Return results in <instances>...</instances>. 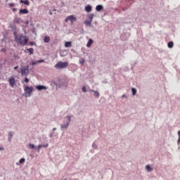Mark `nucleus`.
Wrapping results in <instances>:
<instances>
[{
    "instance_id": "nucleus-55",
    "label": "nucleus",
    "mask_w": 180,
    "mask_h": 180,
    "mask_svg": "<svg viewBox=\"0 0 180 180\" xmlns=\"http://www.w3.org/2000/svg\"><path fill=\"white\" fill-rule=\"evenodd\" d=\"M89 92H94H94H95V90L90 89V90H89Z\"/></svg>"
},
{
    "instance_id": "nucleus-11",
    "label": "nucleus",
    "mask_w": 180,
    "mask_h": 180,
    "mask_svg": "<svg viewBox=\"0 0 180 180\" xmlns=\"http://www.w3.org/2000/svg\"><path fill=\"white\" fill-rule=\"evenodd\" d=\"M96 12H102L103 11V5L98 4L96 6Z\"/></svg>"
},
{
    "instance_id": "nucleus-49",
    "label": "nucleus",
    "mask_w": 180,
    "mask_h": 180,
    "mask_svg": "<svg viewBox=\"0 0 180 180\" xmlns=\"http://www.w3.org/2000/svg\"><path fill=\"white\" fill-rule=\"evenodd\" d=\"M177 134H178V136H179V139H180V130L178 131Z\"/></svg>"
},
{
    "instance_id": "nucleus-28",
    "label": "nucleus",
    "mask_w": 180,
    "mask_h": 180,
    "mask_svg": "<svg viewBox=\"0 0 180 180\" xmlns=\"http://www.w3.org/2000/svg\"><path fill=\"white\" fill-rule=\"evenodd\" d=\"M94 96L96 97V98H99L101 96V94H99L98 91H94Z\"/></svg>"
},
{
    "instance_id": "nucleus-17",
    "label": "nucleus",
    "mask_w": 180,
    "mask_h": 180,
    "mask_svg": "<svg viewBox=\"0 0 180 180\" xmlns=\"http://www.w3.org/2000/svg\"><path fill=\"white\" fill-rule=\"evenodd\" d=\"M92 44H94V39H89L88 40L87 44H86V47L89 48V47H91L92 46Z\"/></svg>"
},
{
    "instance_id": "nucleus-41",
    "label": "nucleus",
    "mask_w": 180,
    "mask_h": 180,
    "mask_svg": "<svg viewBox=\"0 0 180 180\" xmlns=\"http://www.w3.org/2000/svg\"><path fill=\"white\" fill-rule=\"evenodd\" d=\"M13 57H14V58H19V55L13 54Z\"/></svg>"
},
{
    "instance_id": "nucleus-27",
    "label": "nucleus",
    "mask_w": 180,
    "mask_h": 180,
    "mask_svg": "<svg viewBox=\"0 0 180 180\" xmlns=\"http://www.w3.org/2000/svg\"><path fill=\"white\" fill-rule=\"evenodd\" d=\"M41 148H43V145H41V144H39V145H38L37 147H36V150H37V153H40Z\"/></svg>"
},
{
    "instance_id": "nucleus-24",
    "label": "nucleus",
    "mask_w": 180,
    "mask_h": 180,
    "mask_svg": "<svg viewBox=\"0 0 180 180\" xmlns=\"http://www.w3.org/2000/svg\"><path fill=\"white\" fill-rule=\"evenodd\" d=\"M131 93H132L133 96H134L136 95V94H137V89L134 87H132L131 89Z\"/></svg>"
},
{
    "instance_id": "nucleus-26",
    "label": "nucleus",
    "mask_w": 180,
    "mask_h": 180,
    "mask_svg": "<svg viewBox=\"0 0 180 180\" xmlns=\"http://www.w3.org/2000/svg\"><path fill=\"white\" fill-rule=\"evenodd\" d=\"M94 16H95V14H94V13L89 14V20L92 22L94 20Z\"/></svg>"
},
{
    "instance_id": "nucleus-25",
    "label": "nucleus",
    "mask_w": 180,
    "mask_h": 180,
    "mask_svg": "<svg viewBox=\"0 0 180 180\" xmlns=\"http://www.w3.org/2000/svg\"><path fill=\"white\" fill-rule=\"evenodd\" d=\"M28 147L30 148V150H36V146H34L33 143L28 144Z\"/></svg>"
},
{
    "instance_id": "nucleus-18",
    "label": "nucleus",
    "mask_w": 180,
    "mask_h": 180,
    "mask_svg": "<svg viewBox=\"0 0 180 180\" xmlns=\"http://www.w3.org/2000/svg\"><path fill=\"white\" fill-rule=\"evenodd\" d=\"M22 22H23V20H22V18H15L13 21V23H22Z\"/></svg>"
},
{
    "instance_id": "nucleus-43",
    "label": "nucleus",
    "mask_w": 180,
    "mask_h": 180,
    "mask_svg": "<svg viewBox=\"0 0 180 180\" xmlns=\"http://www.w3.org/2000/svg\"><path fill=\"white\" fill-rule=\"evenodd\" d=\"M61 6H65V3H64V1H61Z\"/></svg>"
},
{
    "instance_id": "nucleus-40",
    "label": "nucleus",
    "mask_w": 180,
    "mask_h": 180,
    "mask_svg": "<svg viewBox=\"0 0 180 180\" xmlns=\"http://www.w3.org/2000/svg\"><path fill=\"white\" fill-rule=\"evenodd\" d=\"M82 92H86V87L85 86H84L82 88Z\"/></svg>"
},
{
    "instance_id": "nucleus-52",
    "label": "nucleus",
    "mask_w": 180,
    "mask_h": 180,
    "mask_svg": "<svg viewBox=\"0 0 180 180\" xmlns=\"http://www.w3.org/2000/svg\"><path fill=\"white\" fill-rule=\"evenodd\" d=\"M30 26H34V24L33 23V22H30Z\"/></svg>"
},
{
    "instance_id": "nucleus-48",
    "label": "nucleus",
    "mask_w": 180,
    "mask_h": 180,
    "mask_svg": "<svg viewBox=\"0 0 180 180\" xmlns=\"http://www.w3.org/2000/svg\"><path fill=\"white\" fill-rule=\"evenodd\" d=\"M103 82H104V84H107V83H108V80H107V79H104V80L103 81Z\"/></svg>"
},
{
    "instance_id": "nucleus-34",
    "label": "nucleus",
    "mask_w": 180,
    "mask_h": 180,
    "mask_svg": "<svg viewBox=\"0 0 180 180\" xmlns=\"http://www.w3.org/2000/svg\"><path fill=\"white\" fill-rule=\"evenodd\" d=\"M79 64L81 65H84V64H85V59H82L81 60H79Z\"/></svg>"
},
{
    "instance_id": "nucleus-56",
    "label": "nucleus",
    "mask_w": 180,
    "mask_h": 180,
    "mask_svg": "<svg viewBox=\"0 0 180 180\" xmlns=\"http://www.w3.org/2000/svg\"><path fill=\"white\" fill-rule=\"evenodd\" d=\"M57 130V128H53V131H56Z\"/></svg>"
},
{
    "instance_id": "nucleus-59",
    "label": "nucleus",
    "mask_w": 180,
    "mask_h": 180,
    "mask_svg": "<svg viewBox=\"0 0 180 180\" xmlns=\"http://www.w3.org/2000/svg\"><path fill=\"white\" fill-rule=\"evenodd\" d=\"M60 56H61V57H64V55H63V54H61V53H60Z\"/></svg>"
},
{
    "instance_id": "nucleus-12",
    "label": "nucleus",
    "mask_w": 180,
    "mask_h": 180,
    "mask_svg": "<svg viewBox=\"0 0 180 180\" xmlns=\"http://www.w3.org/2000/svg\"><path fill=\"white\" fill-rule=\"evenodd\" d=\"M84 11L89 13V12H92V6L88 4L85 6Z\"/></svg>"
},
{
    "instance_id": "nucleus-42",
    "label": "nucleus",
    "mask_w": 180,
    "mask_h": 180,
    "mask_svg": "<svg viewBox=\"0 0 180 180\" xmlns=\"http://www.w3.org/2000/svg\"><path fill=\"white\" fill-rule=\"evenodd\" d=\"M42 147H44V148H47V147H49V143L42 145Z\"/></svg>"
},
{
    "instance_id": "nucleus-61",
    "label": "nucleus",
    "mask_w": 180,
    "mask_h": 180,
    "mask_svg": "<svg viewBox=\"0 0 180 180\" xmlns=\"http://www.w3.org/2000/svg\"><path fill=\"white\" fill-rule=\"evenodd\" d=\"M8 0H6V2H8Z\"/></svg>"
},
{
    "instance_id": "nucleus-14",
    "label": "nucleus",
    "mask_w": 180,
    "mask_h": 180,
    "mask_svg": "<svg viewBox=\"0 0 180 180\" xmlns=\"http://www.w3.org/2000/svg\"><path fill=\"white\" fill-rule=\"evenodd\" d=\"M14 134H15V132H13V131H8V141H12V137H13Z\"/></svg>"
},
{
    "instance_id": "nucleus-38",
    "label": "nucleus",
    "mask_w": 180,
    "mask_h": 180,
    "mask_svg": "<svg viewBox=\"0 0 180 180\" xmlns=\"http://www.w3.org/2000/svg\"><path fill=\"white\" fill-rule=\"evenodd\" d=\"M29 44H30V46H36L37 44L34 41H30Z\"/></svg>"
},
{
    "instance_id": "nucleus-53",
    "label": "nucleus",
    "mask_w": 180,
    "mask_h": 180,
    "mask_svg": "<svg viewBox=\"0 0 180 180\" xmlns=\"http://www.w3.org/2000/svg\"><path fill=\"white\" fill-rule=\"evenodd\" d=\"M0 151H4V147H0Z\"/></svg>"
},
{
    "instance_id": "nucleus-29",
    "label": "nucleus",
    "mask_w": 180,
    "mask_h": 180,
    "mask_svg": "<svg viewBox=\"0 0 180 180\" xmlns=\"http://www.w3.org/2000/svg\"><path fill=\"white\" fill-rule=\"evenodd\" d=\"M25 161H26V159L25 158H22L20 159L19 162L20 164H25Z\"/></svg>"
},
{
    "instance_id": "nucleus-23",
    "label": "nucleus",
    "mask_w": 180,
    "mask_h": 180,
    "mask_svg": "<svg viewBox=\"0 0 180 180\" xmlns=\"http://www.w3.org/2000/svg\"><path fill=\"white\" fill-rule=\"evenodd\" d=\"M27 51H29L30 56L34 53V49H33V48L27 49Z\"/></svg>"
},
{
    "instance_id": "nucleus-60",
    "label": "nucleus",
    "mask_w": 180,
    "mask_h": 180,
    "mask_svg": "<svg viewBox=\"0 0 180 180\" xmlns=\"http://www.w3.org/2000/svg\"><path fill=\"white\" fill-rule=\"evenodd\" d=\"M53 11H56V8L53 9Z\"/></svg>"
},
{
    "instance_id": "nucleus-37",
    "label": "nucleus",
    "mask_w": 180,
    "mask_h": 180,
    "mask_svg": "<svg viewBox=\"0 0 180 180\" xmlns=\"http://www.w3.org/2000/svg\"><path fill=\"white\" fill-rule=\"evenodd\" d=\"M31 31L34 33V34H37V33H36V28L34 27H32Z\"/></svg>"
},
{
    "instance_id": "nucleus-19",
    "label": "nucleus",
    "mask_w": 180,
    "mask_h": 180,
    "mask_svg": "<svg viewBox=\"0 0 180 180\" xmlns=\"http://www.w3.org/2000/svg\"><path fill=\"white\" fill-rule=\"evenodd\" d=\"M72 41H65V47H72Z\"/></svg>"
},
{
    "instance_id": "nucleus-22",
    "label": "nucleus",
    "mask_w": 180,
    "mask_h": 180,
    "mask_svg": "<svg viewBox=\"0 0 180 180\" xmlns=\"http://www.w3.org/2000/svg\"><path fill=\"white\" fill-rule=\"evenodd\" d=\"M84 25H86V26H91L92 22L90 21L89 20H86L84 21Z\"/></svg>"
},
{
    "instance_id": "nucleus-39",
    "label": "nucleus",
    "mask_w": 180,
    "mask_h": 180,
    "mask_svg": "<svg viewBox=\"0 0 180 180\" xmlns=\"http://www.w3.org/2000/svg\"><path fill=\"white\" fill-rule=\"evenodd\" d=\"M8 6L10 8H13V6H15V4L14 3H10V4H8Z\"/></svg>"
},
{
    "instance_id": "nucleus-47",
    "label": "nucleus",
    "mask_w": 180,
    "mask_h": 180,
    "mask_svg": "<svg viewBox=\"0 0 180 180\" xmlns=\"http://www.w3.org/2000/svg\"><path fill=\"white\" fill-rule=\"evenodd\" d=\"M122 98H127V96L126 94H123V95L122 96Z\"/></svg>"
},
{
    "instance_id": "nucleus-31",
    "label": "nucleus",
    "mask_w": 180,
    "mask_h": 180,
    "mask_svg": "<svg viewBox=\"0 0 180 180\" xmlns=\"http://www.w3.org/2000/svg\"><path fill=\"white\" fill-rule=\"evenodd\" d=\"M37 61H32L30 63V65H32V67H34V65H37Z\"/></svg>"
},
{
    "instance_id": "nucleus-33",
    "label": "nucleus",
    "mask_w": 180,
    "mask_h": 180,
    "mask_svg": "<svg viewBox=\"0 0 180 180\" xmlns=\"http://www.w3.org/2000/svg\"><path fill=\"white\" fill-rule=\"evenodd\" d=\"M65 117L68 119V122L66 123H69L70 124V122H71V116L68 115Z\"/></svg>"
},
{
    "instance_id": "nucleus-35",
    "label": "nucleus",
    "mask_w": 180,
    "mask_h": 180,
    "mask_svg": "<svg viewBox=\"0 0 180 180\" xmlns=\"http://www.w3.org/2000/svg\"><path fill=\"white\" fill-rule=\"evenodd\" d=\"M92 148H94V150H96V148H98V145H96L95 143H94L92 144Z\"/></svg>"
},
{
    "instance_id": "nucleus-54",
    "label": "nucleus",
    "mask_w": 180,
    "mask_h": 180,
    "mask_svg": "<svg viewBox=\"0 0 180 180\" xmlns=\"http://www.w3.org/2000/svg\"><path fill=\"white\" fill-rule=\"evenodd\" d=\"M25 25H29V20L25 21Z\"/></svg>"
},
{
    "instance_id": "nucleus-46",
    "label": "nucleus",
    "mask_w": 180,
    "mask_h": 180,
    "mask_svg": "<svg viewBox=\"0 0 180 180\" xmlns=\"http://www.w3.org/2000/svg\"><path fill=\"white\" fill-rule=\"evenodd\" d=\"M177 144H178L179 146V144H180V138H178Z\"/></svg>"
},
{
    "instance_id": "nucleus-7",
    "label": "nucleus",
    "mask_w": 180,
    "mask_h": 180,
    "mask_svg": "<svg viewBox=\"0 0 180 180\" xmlns=\"http://www.w3.org/2000/svg\"><path fill=\"white\" fill-rule=\"evenodd\" d=\"M8 82H9L10 86H11L12 88H13V86L16 85V80L15 79L14 77H10L8 79Z\"/></svg>"
},
{
    "instance_id": "nucleus-50",
    "label": "nucleus",
    "mask_w": 180,
    "mask_h": 180,
    "mask_svg": "<svg viewBox=\"0 0 180 180\" xmlns=\"http://www.w3.org/2000/svg\"><path fill=\"white\" fill-rule=\"evenodd\" d=\"M1 51H2L3 53H5V51H6V50L5 49H1Z\"/></svg>"
},
{
    "instance_id": "nucleus-1",
    "label": "nucleus",
    "mask_w": 180,
    "mask_h": 180,
    "mask_svg": "<svg viewBox=\"0 0 180 180\" xmlns=\"http://www.w3.org/2000/svg\"><path fill=\"white\" fill-rule=\"evenodd\" d=\"M13 35L15 37V41L20 46H27V43H29V38L27 36L21 34L19 38L18 37V32L15 31L13 32Z\"/></svg>"
},
{
    "instance_id": "nucleus-4",
    "label": "nucleus",
    "mask_w": 180,
    "mask_h": 180,
    "mask_svg": "<svg viewBox=\"0 0 180 180\" xmlns=\"http://www.w3.org/2000/svg\"><path fill=\"white\" fill-rule=\"evenodd\" d=\"M20 74L22 75H25V77H27L30 73V69L29 65L23 66L20 69Z\"/></svg>"
},
{
    "instance_id": "nucleus-13",
    "label": "nucleus",
    "mask_w": 180,
    "mask_h": 180,
    "mask_svg": "<svg viewBox=\"0 0 180 180\" xmlns=\"http://www.w3.org/2000/svg\"><path fill=\"white\" fill-rule=\"evenodd\" d=\"M57 85H58L57 82H56L55 80L51 81V86L53 87V89H54V86H56V89H58V88L57 87Z\"/></svg>"
},
{
    "instance_id": "nucleus-58",
    "label": "nucleus",
    "mask_w": 180,
    "mask_h": 180,
    "mask_svg": "<svg viewBox=\"0 0 180 180\" xmlns=\"http://www.w3.org/2000/svg\"><path fill=\"white\" fill-rule=\"evenodd\" d=\"M49 15H53V12L50 11Z\"/></svg>"
},
{
    "instance_id": "nucleus-57",
    "label": "nucleus",
    "mask_w": 180,
    "mask_h": 180,
    "mask_svg": "<svg viewBox=\"0 0 180 180\" xmlns=\"http://www.w3.org/2000/svg\"><path fill=\"white\" fill-rule=\"evenodd\" d=\"M68 116H70V118H71V117H74V115H68Z\"/></svg>"
},
{
    "instance_id": "nucleus-30",
    "label": "nucleus",
    "mask_w": 180,
    "mask_h": 180,
    "mask_svg": "<svg viewBox=\"0 0 180 180\" xmlns=\"http://www.w3.org/2000/svg\"><path fill=\"white\" fill-rule=\"evenodd\" d=\"M10 27H11L12 30L16 31V25H15V24H11Z\"/></svg>"
},
{
    "instance_id": "nucleus-44",
    "label": "nucleus",
    "mask_w": 180,
    "mask_h": 180,
    "mask_svg": "<svg viewBox=\"0 0 180 180\" xmlns=\"http://www.w3.org/2000/svg\"><path fill=\"white\" fill-rule=\"evenodd\" d=\"M53 133L52 132L51 134H49V137H50V139H53Z\"/></svg>"
},
{
    "instance_id": "nucleus-10",
    "label": "nucleus",
    "mask_w": 180,
    "mask_h": 180,
    "mask_svg": "<svg viewBox=\"0 0 180 180\" xmlns=\"http://www.w3.org/2000/svg\"><path fill=\"white\" fill-rule=\"evenodd\" d=\"M27 13H29V10H27V8H21L19 10L20 15H27Z\"/></svg>"
},
{
    "instance_id": "nucleus-8",
    "label": "nucleus",
    "mask_w": 180,
    "mask_h": 180,
    "mask_svg": "<svg viewBox=\"0 0 180 180\" xmlns=\"http://www.w3.org/2000/svg\"><path fill=\"white\" fill-rule=\"evenodd\" d=\"M35 89H37V91H43L48 89V87L42 84H39L35 86Z\"/></svg>"
},
{
    "instance_id": "nucleus-2",
    "label": "nucleus",
    "mask_w": 180,
    "mask_h": 180,
    "mask_svg": "<svg viewBox=\"0 0 180 180\" xmlns=\"http://www.w3.org/2000/svg\"><path fill=\"white\" fill-rule=\"evenodd\" d=\"M25 93L22 94V96H25V98H30V96H32V94H33V87L25 86L24 88Z\"/></svg>"
},
{
    "instance_id": "nucleus-20",
    "label": "nucleus",
    "mask_w": 180,
    "mask_h": 180,
    "mask_svg": "<svg viewBox=\"0 0 180 180\" xmlns=\"http://www.w3.org/2000/svg\"><path fill=\"white\" fill-rule=\"evenodd\" d=\"M44 43H50V37L47 35H46L44 37Z\"/></svg>"
},
{
    "instance_id": "nucleus-3",
    "label": "nucleus",
    "mask_w": 180,
    "mask_h": 180,
    "mask_svg": "<svg viewBox=\"0 0 180 180\" xmlns=\"http://www.w3.org/2000/svg\"><path fill=\"white\" fill-rule=\"evenodd\" d=\"M68 67V62H58L55 65V68H59L60 70L67 68Z\"/></svg>"
},
{
    "instance_id": "nucleus-5",
    "label": "nucleus",
    "mask_w": 180,
    "mask_h": 180,
    "mask_svg": "<svg viewBox=\"0 0 180 180\" xmlns=\"http://www.w3.org/2000/svg\"><path fill=\"white\" fill-rule=\"evenodd\" d=\"M63 86H65V88H67V82H65V80L58 78V85H57V88L60 89L63 88Z\"/></svg>"
},
{
    "instance_id": "nucleus-21",
    "label": "nucleus",
    "mask_w": 180,
    "mask_h": 180,
    "mask_svg": "<svg viewBox=\"0 0 180 180\" xmlns=\"http://www.w3.org/2000/svg\"><path fill=\"white\" fill-rule=\"evenodd\" d=\"M167 47L169 49H172L174 47V41H170L167 43Z\"/></svg>"
},
{
    "instance_id": "nucleus-36",
    "label": "nucleus",
    "mask_w": 180,
    "mask_h": 180,
    "mask_svg": "<svg viewBox=\"0 0 180 180\" xmlns=\"http://www.w3.org/2000/svg\"><path fill=\"white\" fill-rule=\"evenodd\" d=\"M37 63L38 64H41V63H44V59L38 60H37Z\"/></svg>"
},
{
    "instance_id": "nucleus-15",
    "label": "nucleus",
    "mask_w": 180,
    "mask_h": 180,
    "mask_svg": "<svg viewBox=\"0 0 180 180\" xmlns=\"http://www.w3.org/2000/svg\"><path fill=\"white\" fill-rule=\"evenodd\" d=\"M145 169H146L147 172H151V171H153L154 169L151 167V165H147Z\"/></svg>"
},
{
    "instance_id": "nucleus-32",
    "label": "nucleus",
    "mask_w": 180,
    "mask_h": 180,
    "mask_svg": "<svg viewBox=\"0 0 180 180\" xmlns=\"http://www.w3.org/2000/svg\"><path fill=\"white\" fill-rule=\"evenodd\" d=\"M23 82H26V84H29V78H27V77L24 79L23 81H22V83L23 84Z\"/></svg>"
},
{
    "instance_id": "nucleus-6",
    "label": "nucleus",
    "mask_w": 180,
    "mask_h": 180,
    "mask_svg": "<svg viewBox=\"0 0 180 180\" xmlns=\"http://www.w3.org/2000/svg\"><path fill=\"white\" fill-rule=\"evenodd\" d=\"M68 20H70L71 23H74V22H77V17L74 15H69L66 17L65 22H68Z\"/></svg>"
},
{
    "instance_id": "nucleus-45",
    "label": "nucleus",
    "mask_w": 180,
    "mask_h": 180,
    "mask_svg": "<svg viewBox=\"0 0 180 180\" xmlns=\"http://www.w3.org/2000/svg\"><path fill=\"white\" fill-rule=\"evenodd\" d=\"M12 11H13V12H16V11H18V8H12Z\"/></svg>"
},
{
    "instance_id": "nucleus-9",
    "label": "nucleus",
    "mask_w": 180,
    "mask_h": 180,
    "mask_svg": "<svg viewBox=\"0 0 180 180\" xmlns=\"http://www.w3.org/2000/svg\"><path fill=\"white\" fill-rule=\"evenodd\" d=\"M69 126H70V123L66 122L65 124L60 125V130H62V131H64L67 130V129H68Z\"/></svg>"
},
{
    "instance_id": "nucleus-16",
    "label": "nucleus",
    "mask_w": 180,
    "mask_h": 180,
    "mask_svg": "<svg viewBox=\"0 0 180 180\" xmlns=\"http://www.w3.org/2000/svg\"><path fill=\"white\" fill-rule=\"evenodd\" d=\"M20 4H24V5H26L27 6H29L30 5V2L29 0H20Z\"/></svg>"
},
{
    "instance_id": "nucleus-51",
    "label": "nucleus",
    "mask_w": 180,
    "mask_h": 180,
    "mask_svg": "<svg viewBox=\"0 0 180 180\" xmlns=\"http://www.w3.org/2000/svg\"><path fill=\"white\" fill-rule=\"evenodd\" d=\"M18 68H19L18 65L14 67V70H18Z\"/></svg>"
}]
</instances>
